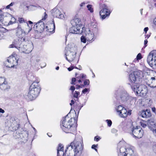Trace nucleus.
<instances>
[{
  "label": "nucleus",
  "mask_w": 156,
  "mask_h": 156,
  "mask_svg": "<svg viewBox=\"0 0 156 156\" xmlns=\"http://www.w3.org/2000/svg\"><path fill=\"white\" fill-rule=\"evenodd\" d=\"M83 146L82 141L74 140L67 147L65 156H80L82 153Z\"/></svg>",
  "instance_id": "f257e3e1"
},
{
  "label": "nucleus",
  "mask_w": 156,
  "mask_h": 156,
  "mask_svg": "<svg viewBox=\"0 0 156 156\" xmlns=\"http://www.w3.org/2000/svg\"><path fill=\"white\" fill-rule=\"evenodd\" d=\"M33 82L30 86L28 93L24 95L25 98L27 100H33L35 99L39 95L41 90V87L39 85V79L37 77L32 76Z\"/></svg>",
  "instance_id": "f03ea898"
},
{
  "label": "nucleus",
  "mask_w": 156,
  "mask_h": 156,
  "mask_svg": "<svg viewBox=\"0 0 156 156\" xmlns=\"http://www.w3.org/2000/svg\"><path fill=\"white\" fill-rule=\"evenodd\" d=\"M74 121V122L76 123L77 119L75 118L69 119L67 115L65 118H63L62 120L61 121L60 126L62 130L66 133H72L76 130V128L73 127L72 123L73 120Z\"/></svg>",
  "instance_id": "7ed1b4c3"
},
{
  "label": "nucleus",
  "mask_w": 156,
  "mask_h": 156,
  "mask_svg": "<svg viewBox=\"0 0 156 156\" xmlns=\"http://www.w3.org/2000/svg\"><path fill=\"white\" fill-rule=\"evenodd\" d=\"M21 42L19 39L15 40L12 44L9 46V48L15 47L19 49L20 51L25 53L30 52L33 49V44L30 42L27 44H23L22 46L21 45Z\"/></svg>",
  "instance_id": "20e7f679"
},
{
  "label": "nucleus",
  "mask_w": 156,
  "mask_h": 156,
  "mask_svg": "<svg viewBox=\"0 0 156 156\" xmlns=\"http://www.w3.org/2000/svg\"><path fill=\"white\" fill-rule=\"evenodd\" d=\"M131 88L136 94L138 96L143 97L145 95L147 92V87L144 85H140L137 83L131 86Z\"/></svg>",
  "instance_id": "39448f33"
},
{
  "label": "nucleus",
  "mask_w": 156,
  "mask_h": 156,
  "mask_svg": "<svg viewBox=\"0 0 156 156\" xmlns=\"http://www.w3.org/2000/svg\"><path fill=\"white\" fill-rule=\"evenodd\" d=\"M143 76V73L141 71L138 70L134 72L133 73H132L129 75V84L131 86H134L133 84H136L138 83L140 78Z\"/></svg>",
  "instance_id": "423d86ee"
},
{
  "label": "nucleus",
  "mask_w": 156,
  "mask_h": 156,
  "mask_svg": "<svg viewBox=\"0 0 156 156\" xmlns=\"http://www.w3.org/2000/svg\"><path fill=\"white\" fill-rule=\"evenodd\" d=\"M16 55L15 54H12L5 63V66L8 67H13L14 66L17 65L18 59H17L16 57Z\"/></svg>",
  "instance_id": "0eeeda50"
},
{
  "label": "nucleus",
  "mask_w": 156,
  "mask_h": 156,
  "mask_svg": "<svg viewBox=\"0 0 156 156\" xmlns=\"http://www.w3.org/2000/svg\"><path fill=\"white\" fill-rule=\"evenodd\" d=\"M147 61L151 67L156 68V51H152L149 53Z\"/></svg>",
  "instance_id": "6e6552de"
},
{
  "label": "nucleus",
  "mask_w": 156,
  "mask_h": 156,
  "mask_svg": "<svg viewBox=\"0 0 156 156\" xmlns=\"http://www.w3.org/2000/svg\"><path fill=\"white\" fill-rule=\"evenodd\" d=\"M103 9L100 12V15L102 20L108 17L110 15L111 11L109 6L104 4L102 6Z\"/></svg>",
  "instance_id": "1a4fd4ad"
},
{
  "label": "nucleus",
  "mask_w": 156,
  "mask_h": 156,
  "mask_svg": "<svg viewBox=\"0 0 156 156\" xmlns=\"http://www.w3.org/2000/svg\"><path fill=\"white\" fill-rule=\"evenodd\" d=\"M121 100L123 102L130 103L134 98L129 95L125 91H122L119 95Z\"/></svg>",
  "instance_id": "9d476101"
},
{
  "label": "nucleus",
  "mask_w": 156,
  "mask_h": 156,
  "mask_svg": "<svg viewBox=\"0 0 156 156\" xmlns=\"http://www.w3.org/2000/svg\"><path fill=\"white\" fill-rule=\"evenodd\" d=\"M131 134L133 137L140 138L142 137L143 135V130L140 127L137 126L135 127H133L132 129Z\"/></svg>",
  "instance_id": "9b49d317"
},
{
  "label": "nucleus",
  "mask_w": 156,
  "mask_h": 156,
  "mask_svg": "<svg viewBox=\"0 0 156 156\" xmlns=\"http://www.w3.org/2000/svg\"><path fill=\"white\" fill-rule=\"evenodd\" d=\"M76 54L75 51H72V49H71L70 50L67 51L65 54L66 59L69 62L73 61L76 57Z\"/></svg>",
  "instance_id": "f8f14e48"
},
{
  "label": "nucleus",
  "mask_w": 156,
  "mask_h": 156,
  "mask_svg": "<svg viewBox=\"0 0 156 156\" xmlns=\"http://www.w3.org/2000/svg\"><path fill=\"white\" fill-rule=\"evenodd\" d=\"M52 14L53 16L58 18L63 19L65 18L64 15L59 10L56 8L52 10Z\"/></svg>",
  "instance_id": "ddd939ff"
},
{
  "label": "nucleus",
  "mask_w": 156,
  "mask_h": 156,
  "mask_svg": "<svg viewBox=\"0 0 156 156\" xmlns=\"http://www.w3.org/2000/svg\"><path fill=\"white\" fill-rule=\"evenodd\" d=\"M31 29L30 28L28 31H24L20 27L19 25L16 29V34L17 36L19 37H22V35L23 34H28V33L30 31Z\"/></svg>",
  "instance_id": "4468645a"
},
{
  "label": "nucleus",
  "mask_w": 156,
  "mask_h": 156,
  "mask_svg": "<svg viewBox=\"0 0 156 156\" xmlns=\"http://www.w3.org/2000/svg\"><path fill=\"white\" fill-rule=\"evenodd\" d=\"M81 29L80 26H73L69 29V32L70 33L72 34H79L82 31L80 30Z\"/></svg>",
  "instance_id": "2eb2a0df"
},
{
  "label": "nucleus",
  "mask_w": 156,
  "mask_h": 156,
  "mask_svg": "<svg viewBox=\"0 0 156 156\" xmlns=\"http://www.w3.org/2000/svg\"><path fill=\"white\" fill-rule=\"evenodd\" d=\"M85 36L87 39V41H90L92 40L94 37V34L92 32L91 33L90 30L88 29L86 30Z\"/></svg>",
  "instance_id": "dca6fc26"
},
{
  "label": "nucleus",
  "mask_w": 156,
  "mask_h": 156,
  "mask_svg": "<svg viewBox=\"0 0 156 156\" xmlns=\"http://www.w3.org/2000/svg\"><path fill=\"white\" fill-rule=\"evenodd\" d=\"M46 30L49 32H51L55 31V24L53 19L51 20L50 26H45Z\"/></svg>",
  "instance_id": "f3484780"
},
{
  "label": "nucleus",
  "mask_w": 156,
  "mask_h": 156,
  "mask_svg": "<svg viewBox=\"0 0 156 156\" xmlns=\"http://www.w3.org/2000/svg\"><path fill=\"white\" fill-rule=\"evenodd\" d=\"M148 125L149 129L155 134L156 133V124L154 122L151 121L149 122Z\"/></svg>",
  "instance_id": "a211bd4d"
},
{
  "label": "nucleus",
  "mask_w": 156,
  "mask_h": 156,
  "mask_svg": "<svg viewBox=\"0 0 156 156\" xmlns=\"http://www.w3.org/2000/svg\"><path fill=\"white\" fill-rule=\"evenodd\" d=\"M141 115L142 117L145 118H149L151 116L150 111L148 109H147L146 111H142Z\"/></svg>",
  "instance_id": "6ab92c4d"
},
{
  "label": "nucleus",
  "mask_w": 156,
  "mask_h": 156,
  "mask_svg": "<svg viewBox=\"0 0 156 156\" xmlns=\"http://www.w3.org/2000/svg\"><path fill=\"white\" fill-rule=\"evenodd\" d=\"M36 25V27L37 28V29L41 31H42L44 30H46L45 26H44V23L41 21V20H40L37 23Z\"/></svg>",
  "instance_id": "aec40b11"
},
{
  "label": "nucleus",
  "mask_w": 156,
  "mask_h": 156,
  "mask_svg": "<svg viewBox=\"0 0 156 156\" xmlns=\"http://www.w3.org/2000/svg\"><path fill=\"white\" fill-rule=\"evenodd\" d=\"M122 143L120 142L117 145V149L119 150V151L120 153H124L126 152V149L123 146H122Z\"/></svg>",
  "instance_id": "412c9836"
},
{
  "label": "nucleus",
  "mask_w": 156,
  "mask_h": 156,
  "mask_svg": "<svg viewBox=\"0 0 156 156\" xmlns=\"http://www.w3.org/2000/svg\"><path fill=\"white\" fill-rule=\"evenodd\" d=\"M124 156H135L133 150L131 148L127 149Z\"/></svg>",
  "instance_id": "4be33fe9"
},
{
  "label": "nucleus",
  "mask_w": 156,
  "mask_h": 156,
  "mask_svg": "<svg viewBox=\"0 0 156 156\" xmlns=\"http://www.w3.org/2000/svg\"><path fill=\"white\" fill-rule=\"evenodd\" d=\"M71 23L72 26H80L81 25L80 20L77 18L75 19L72 20Z\"/></svg>",
  "instance_id": "5701e85b"
},
{
  "label": "nucleus",
  "mask_w": 156,
  "mask_h": 156,
  "mask_svg": "<svg viewBox=\"0 0 156 156\" xmlns=\"http://www.w3.org/2000/svg\"><path fill=\"white\" fill-rule=\"evenodd\" d=\"M0 88L3 90H8L10 88V86L6 81L0 85Z\"/></svg>",
  "instance_id": "b1692460"
},
{
  "label": "nucleus",
  "mask_w": 156,
  "mask_h": 156,
  "mask_svg": "<svg viewBox=\"0 0 156 156\" xmlns=\"http://www.w3.org/2000/svg\"><path fill=\"white\" fill-rule=\"evenodd\" d=\"M119 115L121 118H125L127 115L128 113L126 109L125 108L118 114Z\"/></svg>",
  "instance_id": "393cba45"
},
{
  "label": "nucleus",
  "mask_w": 156,
  "mask_h": 156,
  "mask_svg": "<svg viewBox=\"0 0 156 156\" xmlns=\"http://www.w3.org/2000/svg\"><path fill=\"white\" fill-rule=\"evenodd\" d=\"M20 125L18 124L17 122L15 121H14L13 122V124H12L10 126V127L12 128V130H16L18 129Z\"/></svg>",
  "instance_id": "a878e982"
},
{
  "label": "nucleus",
  "mask_w": 156,
  "mask_h": 156,
  "mask_svg": "<svg viewBox=\"0 0 156 156\" xmlns=\"http://www.w3.org/2000/svg\"><path fill=\"white\" fill-rule=\"evenodd\" d=\"M89 26L91 29H94L95 30H97V23L95 20L91 21L89 24Z\"/></svg>",
  "instance_id": "bb28decb"
},
{
  "label": "nucleus",
  "mask_w": 156,
  "mask_h": 156,
  "mask_svg": "<svg viewBox=\"0 0 156 156\" xmlns=\"http://www.w3.org/2000/svg\"><path fill=\"white\" fill-rule=\"evenodd\" d=\"M124 108H125L122 105H119L115 107V109L118 114L120 112H121V111Z\"/></svg>",
  "instance_id": "cd10ccee"
},
{
  "label": "nucleus",
  "mask_w": 156,
  "mask_h": 156,
  "mask_svg": "<svg viewBox=\"0 0 156 156\" xmlns=\"http://www.w3.org/2000/svg\"><path fill=\"white\" fill-rule=\"evenodd\" d=\"M2 11L0 10V22H1L2 24H5L4 20L5 18H4L3 15L2 14Z\"/></svg>",
  "instance_id": "c85d7f7f"
},
{
  "label": "nucleus",
  "mask_w": 156,
  "mask_h": 156,
  "mask_svg": "<svg viewBox=\"0 0 156 156\" xmlns=\"http://www.w3.org/2000/svg\"><path fill=\"white\" fill-rule=\"evenodd\" d=\"M57 156H65V153H64L63 150L58 151Z\"/></svg>",
  "instance_id": "c756f323"
},
{
  "label": "nucleus",
  "mask_w": 156,
  "mask_h": 156,
  "mask_svg": "<svg viewBox=\"0 0 156 156\" xmlns=\"http://www.w3.org/2000/svg\"><path fill=\"white\" fill-rule=\"evenodd\" d=\"M87 8L90 12L92 13L94 12L93 9L92 8V6L91 5L88 4L87 6Z\"/></svg>",
  "instance_id": "7c9ffc66"
},
{
  "label": "nucleus",
  "mask_w": 156,
  "mask_h": 156,
  "mask_svg": "<svg viewBox=\"0 0 156 156\" xmlns=\"http://www.w3.org/2000/svg\"><path fill=\"white\" fill-rule=\"evenodd\" d=\"M150 81H151L152 83H154L156 82L155 78L154 77H151ZM152 87H156V84H154L153 85H152Z\"/></svg>",
  "instance_id": "2f4dec72"
},
{
  "label": "nucleus",
  "mask_w": 156,
  "mask_h": 156,
  "mask_svg": "<svg viewBox=\"0 0 156 156\" xmlns=\"http://www.w3.org/2000/svg\"><path fill=\"white\" fill-rule=\"evenodd\" d=\"M81 41L84 43L86 42V41H87V38L85 36H82L81 37Z\"/></svg>",
  "instance_id": "473e14b6"
},
{
  "label": "nucleus",
  "mask_w": 156,
  "mask_h": 156,
  "mask_svg": "<svg viewBox=\"0 0 156 156\" xmlns=\"http://www.w3.org/2000/svg\"><path fill=\"white\" fill-rule=\"evenodd\" d=\"M6 81L4 77H0V85Z\"/></svg>",
  "instance_id": "72a5a7b5"
},
{
  "label": "nucleus",
  "mask_w": 156,
  "mask_h": 156,
  "mask_svg": "<svg viewBox=\"0 0 156 156\" xmlns=\"http://www.w3.org/2000/svg\"><path fill=\"white\" fill-rule=\"evenodd\" d=\"M64 150L63 146L62 144H59L58 147L57 151H62Z\"/></svg>",
  "instance_id": "f704fd0d"
},
{
  "label": "nucleus",
  "mask_w": 156,
  "mask_h": 156,
  "mask_svg": "<svg viewBox=\"0 0 156 156\" xmlns=\"http://www.w3.org/2000/svg\"><path fill=\"white\" fill-rule=\"evenodd\" d=\"M83 104H81L80 105L77 106V107H76V109L78 111V113L79 112L80 110L83 107Z\"/></svg>",
  "instance_id": "c9c22d12"
},
{
  "label": "nucleus",
  "mask_w": 156,
  "mask_h": 156,
  "mask_svg": "<svg viewBox=\"0 0 156 156\" xmlns=\"http://www.w3.org/2000/svg\"><path fill=\"white\" fill-rule=\"evenodd\" d=\"M106 122H107L108 126L110 127L112 125V122L110 120L107 119L106 120Z\"/></svg>",
  "instance_id": "e433bc0d"
},
{
  "label": "nucleus",
  "mask_w": 156,
  "mask_h": 156,
  "mask_svg": "<svg viewBox=\"0 0 156 156\" xmlns=\"http://www.w3.org/2000/svg\"><path fill=\"white\" fill-rule=\"evenodd\" d=\"M75 93L73 94V97L77 98L78 96L80 94V92L76 91Z\"/></svg>",
  "instance_id": "4c0bfd02"
},
{
  "label": "nucleus",
  "mask_w": 156,
  "mask_h": 156,
  "mask_svg": "<svg viewBox=\"0 0 156 156\" xmlns=\"http://www.w3.org/2000/svg\"><path fill=\"white\" fill-rule=\"evenodd\" d=\"M142 58V57L141 54L140 53H139L136 56V58L137 59V60H138L141 59Z\"/></svg>",
  "instance_id": "58836bf2"
},
{
  "label": "nucleus",
  "mask_w": 156,
  "mask_h": 156,
  "mask_svg": "<svg viewBox=\"0 0 156 156\" xmlns=\"http://www.w3.org/2000/svg\"><path fill=\"white\" fill-rule=\"evenodd\" d=\"M18 21L20 23H23V22H25V21L23 18H19Z\"/></svg>",
  "instance_id": "ea45409f"
},
{
  "label": "nucleus",
  "mask_w": 156,
  "mask_h": 156,
  "mask_svg": "<svg viewBox=\"0 0 156 156\" xmlns=\"http://www.w3.org/2000/svg\"><path fill=\"white\" fill-rule=\"evenodd\" d=\"M89 89L88 88H85L84 90H83L82 91V92L83 94H86L87 92H89Z\"/></svg>",
  "instance_id": "a19ab883"
},
{
  "label": "nucleus",
  "mask_w": 156,
  "mask_h": 156,
  "mask_svg": "<svg viewBox=\"0 0 156 156\" xmlns=\"http://www.w3.org/2000/svg\"><path fill=\"white\" fill-rule=\"evenodd\" d=\"M76 78H73L72 79L71 82V83L72 84L75 85V83H74L76 82Z\"/></svg>",
  "instance_id": "79ce46f5"
},
{
  "label": "nucleus",
  "mask_w": 156,
  "mask_h": 156,
  "mask_svg": "<svg viewBox=\"0 0 156 156\" xmlns=\"http://www.w3.org/2000/svg\"><path fill=\"white\" fill-rule=\"evenodd\" d=\"M90 81L88 80H86L84 82L85 85H88L89 84Z\"/></svg>",
  "instance_id": "37998d69"
},
{
  "label": "nucleus",
  "mask_w": 156,
  "mask_h": 156,
  "mask_svg": "<svg viewBox=\"0 0 156 156\" xmlns=\"http://www.w3.org/2000/svg\"><path fill=\"white\" fill-rule=\"evenodd\" d=\"M75 89V88L74 86H71L69 89L72 91V93L73 94V93Z\"/></svg>",
  "instance_id": "c03bdc74"
},
{
  "label": "nucleus",
  "mask_w": 156,
  "mask_h": 156,
  "mask_svg": "<svg viewBox=\"0 0 156 156\" xmlns=\"http://www.w3.org/2000/svg\"><path fill=\"white\" fill-rule=\"evenodd\" d=\"M140 124L141 126H142L143 128H145L147 126V125L146 124L143 122H140Z\"/></svg>",
  "instance_id": "a18cd8bd"
},
{
  "label": "nucleus",
  "mask_w": 156,
  "mask_h": 156,
  "mask_svg": "<svg viewBox=\"0 0 156 156\" xmlns=\"http://www.w3.org/2000/svg\"><path fill=\"white\" fill-rule=\"evenodd\" d=\"M101 138L100 137H98V136H96L94 137V140L97 142Z\"/></svg>",
  "instance_id": "49530a36"
},
{
  "label": "nucleus",
  "mask_w": 156,
  "mask_h": 156,
  "mask_svg": "<svg viewBox=\"0 0 156 156\" xmlns=\"http://www.w3.org/2000/svg\"><path fill=\"white\" fill-rule=\"evenodd\" d=\"M29 7L30 8H31V9H36V8L37 7V6H35V5H30L29 6Z\"/></svg>",
  "instance_id": "de8ad7c7"
},
{
  "label": "nucleus",
  "mask_w": 156,
  "mask_h": 156,
  "mask_svg": "<svg viewBox=\"0 0 156 156\" xmlns=\"http://www.w3.org/2000/svg\"><path fill=\"white\" fill-rule=\"evenodd\" d=\"M85 75H84L83 74H80V77H76V78L77 79H79V77H81L82 78H85Z\"/></svg>",
  "instance_id": "09e8293b"
},
{
  "label": "nucleus",
  "mask_w": 156,
  "mask_h": 156,
  "mask_svg": "<svg viewBox=\"0 0 156 156\" xmlns=\"http://www.w3.org/2000/svg\"><path fill=\"white\" fill-rule=\"evenodd\" d=\"M44 17L42 18L41 20H45L48 17V15L45 12H44Z\"/></svg>",
  "instance_id": "8fccbe9b"
},
{
  "label": "nucleus",
  "mask_w": 156,
  "mask_h": 156,
  "mask_svg": "<svg viewBox=\"0 0 156 156\" xmlns=\"http://www.w3.org/2000/svg\"><path fill=\"white\" fill-rule=\"evenodd\" d=\"M74 69V66H71L70 67L68 68V69L69 71H71Z\"/></svg>",
  "instance_id": "3c124183"
},
{
  "label": "nucleus",
  "mask_w": 156,
  "mask_h": 156,
  "mask_svg": "<svg viewBox=\"0 0 156 156\" xmlns=\"http://www.w3.org/2000/svg\"><path fill=\"white\" fill-rule=\"evenodd\" d=\"M98 144H96V145L93 144L92 145L91 148L92 149H94L95 148V147H98Z\"/></svg>",
  "instance_id": "603ef678"
},
{
  "label": "nucleus",
  "mask_w": 156,
  "mask_h": 156,
  "mask_svg": "<svg viewBox=\"0 0 156 156\" xmlns=\"http://www.w3.org/2000/svg\"><path fill=\"white\" fill-rule=\"evenodd\" d=\"M19 134V135H18V136H17V137L18 138H19V137H21L22 136V133H18L17 134V135Z\"/></svg>",
  "instance_id": "864d4df0"
},
{
  "label": "nucleus",
  "mask_w": 156,
  "mask_h": 156,
  "mask_svg": "<svg viewBox=\"0 0 156 156\" xmlns=\"http://www.w3.org/2000/svg\"><path fill=\"white\" fill-rule=\"evenodd\" d=\"M153 149L156 152V144H154L153 146Z\"/></svg>",
  "instance_id": "5fc2aeb1"
},
{
  "label": "nucleus",
  "mask_w": 156,
  "mask_h": 156,
  "mask_svg": "<svg viewBox=\"0 0 156 156\" xmlns=\"http://www.w3.org/2000/svg\"><path fill=\"white\" fill-rule=\"evenodd\" d=\"M11 20L13 21V22L14 23L16 21L15 18L14 17H12L11 19Z\"/></svg>",
  "instance_id": "6e6d98bb"
},
{
  "label": "nucleus",
  "mask_w": 156,
  "mask_h": 156,
  "mask_svg": "<svg viewBox=\"0 0 156 156\" xmlns=\"http://www.w3.org/2000/svg\"><path fill=\"white\" fill-rule=\"evenodd\" d=\"M74 104V101L73 100H71V103L70 104L71 105H73Z\"/></svg>",
  "instance_id": "4d7b16f0"
},
{
  "label": "nucleus",
  "mask_w": 156,
  "mask_h": 156,
  "mask_svg": "<svg viewBox=\"0 0 156 156\" xmlns=\"http://www.w3.org/2000/svg\"><path fill=\"white\" fill-rule=\"evenodd\" d=\"M148 28L147 27H146L144 28V30L145 32V33H146L148 31Z\"/></svg>",
  "instance_id": "13d9d810"
},
{
  "label": "nucleus",
  "mask_w": 156,
  "mask_h": 156,
  "mask_svg": "<svg viewBox=\"0 0 156 156\" xmlns=\"http://www.w3.org/2000/svg\"><path fill=\"white\" fill-rule=\"evenodd\" d=\"M14 23L13 22V21H12L11 20L10 21H9V22L8 23V25H10V24H12Z\"/></svg>",
  "instance_id": "bf43d9fd"
},
{
  "label": "nucleus",
  "mask_w": 156,
  "mask_h": 156,
  "mask_svg": "<svg viewBox=\"0 0 156 156\" xmlns=\"http://www.w3.org/2000/svg\"><path fill=\"white\" fill-rule=\"evenodd\" d=\"M0 112L3 113L5 112V111L2 108H0Z\"/></svg>",
  "instance_id": "052dcab7"
},
{
  "label": "nucleus",
  "mask_w": 156,
  "mask_h": 156,
  "mask_svg": "<svg viewBox=\"0 0 156 156\" xmlns=\"http://www.w3.org/2000/svg\"><path fill=\"white\" fill-rule=\"evenodd\" d=\"M85 4V3L84 2H82L80 4V7H82V6L84 5Z\"/></svg>",
  "instance_id": "680f3d73"
},
{
  "label": "nucleus",
  "mask_w": 156,
  "mask_h": 156,
  "mask_svg": "<svg viewBox=\"0 0 156 156\" xmlns=\"http://www.w3.org/2000/svg\"><path fill=\"white\" fill-rule=\"evenodd\" d=\"M152 111L154 112H155L156 108L154 107L152 108Z\"/></svg>",
  "instance_id": "e2e57ef3"
},
{
  "label": "nucleus",
  "mask_w": 156,
  "mask_h": 156,
  "mask_svg": "<svg viewBox=\"0 0 156 156\" xmlns=\"http://www.w3.org/2000/svg\"><path fill=\"white\" fill-rule=\"evenodd\" d=\"M147 39H145V40H144V45H146V44L147 43Z\"/></svg>",
  "instance_id": "0e129e2a"
},
{
  "label": "nucleus",
  "mask_w": 156,
  "mask_h": 156,
  "mask_svg": "<svg viewBox=\"0 0 156 156\" xmlns=\"http://www.w3.org/2000/svg\"><path fill=\"white\" fill-rule=\"evenodd\" d=\"M154 24L156 26V18L154 19Z\"/></svg>",
  "instance_id": "69168bd1"
},
{
  "label": "nucleus",
  "mask_w": 156,
  "mask_h": 156,
  "mask_svg": "<svg viewBox=\"0 0 156 156\" xmlns=\"http://www.w3.org/2000/svg\"><path fill=\"white\" fill-rule=\"evenodd\" d=\"M128 115H130L131 114V111L129 110L128 112H127Z\"/></svg>",
  "instance_id": "338daca9"
},
{
  "label": "nucleus",
  "mask_w": 156,
  "mask_h": 156,
  "mask_svg": "<svg viewBox=\"0 0 156 156\" xmlns=\"http://www.w3.org/2000/svg\"><path fill=\"white\" fill-rule=\"evenodd\" d=\"M80 88V85L77 86V87H76V89H78Z\"/></svg>",
  "instance_id": "774afa93"
}]
</instances>
